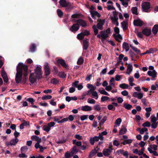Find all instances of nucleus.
<instances>
[{
    "label": "nucleus",
    "mask_w": 158,
    "mask_h": 158,
    "mask_svg": "<svg viewBox=\"0 0 158 158\" xmlns=\"http://www.w3.org/2000/svg\"><path fill=\"white\" fill-rule=\"evenodd\" d=\"M28 66L23 63H19L16 68L17 72L15 75V80L17 83H19L22 79L23 74L25 78L23 79L25 82L27 80L26 77L28 74Z\"/></svg>",
    "instance_id": "f257e3e1"
},
{
    "label": "nucleus",
    "mask_w": 158,
    "mask_h": 158,
    "mask_svg": "<svg viewBox=\"0 0 158 158\" xmlns=\"http://www.w3.org/2000/svg\"><path fill=\"white\" fill-rule=\"evenodd\" d=\"M142 8L143 12H149L150 11L151 4L148 2H145L142 4Z\"/></svg>",
    "instance_id": "f03ea898"
},
{
    "label": "nucleus",
    "mask_w": 158,
    "mask_h": 158,
    "mask_svg": "<svg viewBox=\"0 0 158 158\" xmlns=\"http://www.w3.org/2000/svg\"><path fill=\"white\" fill-rule=\"evenodd\" d=\"M35 76L38 79H40L42 78V70L40 67L37 66L35 69Z\"/></svg>",
    "instance_id": "7ed1b4c3"
},
{
    "label": "nucleus",
    "mask_w": 158,
    "mask_h": 158,
    "mask_svg": "<svg viewBox=\"0 0 158 158\" xmlns=\"http://www.w3.org/2000/svg\"><path fill=\"white\" fill-rule=\"evenodd\" d=\"M44 75L46 76H49L50 74L51 69L49 66L48 63L45 62L44 67Z\"/></svg>",
    "instance_id": "20e7f679"
},
{
    "label": "nucleus",
    "mask_w": 158,
    "mask_h": 158,
    "mask_svg": "<svg viewBox=\"0 0 158 158\" xmlns=\"http://www.w3.org/2000/svg\"><path fill=\"white\" fill-rule=\"evenodd\" d=\"M73 21L76 22L77 23H78L79 26H81L83 27H85L87 26V24L85 21L81 19H79L77 20L74 19Z\"/></svg>",
    "instance_id": "39448f33"
},
{
    "label": "nucleus",
    "mask_w": 158,
    "mask_h": 158,
    "mask_svg": "<svg viewBox=\"0 0 158 158\" xmlns=\"http://www.w3.org/2000/svg\"><path fill=\"white\" fill-rule=\"evenodd\" d=\"M80 26L78 25V23L73 24L69 28V30L72 32L75 33L79 29Z\"/></svg>",
    "instance_id": "423d86ee"
},
{
    "label": "nucleus",
    "mask_w": 158,
    "mask_h": 158,
    "mask_svg": "<svg viewBox=\"0 0 158 158\" xmlns=\"http://www.w3.org/2000/svg\"><path fill=\"white\" fill-rule=\"evenodd\" d=\"M97 22L98 23L97 25V28L99 30H102L103 29V26L104 24L105 20L104 19L101 20V19H98Z\"/></svg>",
    "instance_id": "0eeeda50"
},
{
    "label": "nucleus",
    "mask_w": 158,
    "mask_h": 158,
    "mask_svg": "<svg viewBox=\"0 0 158 158\" xmlns=\"http://www.w3.org/2000/svg\"><path fill=\"white\" fill-rule=\"evenodd\" d=\"M142 33L147 36H149L152 33L151 29L146 27L142 30Z\"/></svg>",
    "instance_id": "6e6552de"
},
{
    "label": "nucleus",
    "mask_w": 158,
    "mask_h": 158,
    "mask_svg": "<svg viewBox=\"0 0 158 158\" xmlns=\"http://www.w3.org/2000/svg\"><path fill=\"white\" fill-rule=\"evenodd\" d=\"M37 78L35 76L34 73H31L30 74L29 78V81L32 84H33L36 81Z\"/></svg>",
    "instance_id": "1a4fd4ad"
},
{
    "label": "nucleus",
    "mask_w": 158,
    "mask_h": 158,
    "mask_svg": "<svg viewBox=\"0 0 158 158\" xmlns=\"http://www.w3.org/2000/svg\"><path fill=\"white\" fill-rule=\"evenodd\" d=\"M150 76H151L153 78L152 79V80H155V78L156 77L157 75V72L155 70H153L152 71H148L147 73Z\"/></svg>",
    "instance_id": "9d476101"
},
{
    "label": "nucleus",
    "mask_w": 158,
    "mask_h": 158,
    "mask_svg": "<svg viewBox=\"0 0 158 158\" xmlns=\"http://www.w3.org/2000/svg\"><path fill=\"white\" fill-rule=\"evenodd\" d=\"M143 22L140 19L134 20L133 21L134 25L136 26L141 27L143 24Z\"/></svg>",
    "instance_id": "9b49d317"
},
{
    "label": "nucleus",
    "mask_w": 158,
    "mask_h": 158,
    "mask_svg": "<svg viewBox=\"0 0 158 158\" xmlns=\"http://www.w3.org/2000/svg\"><path fill=\"white\" fill-rule=\"evenodd\" d=\"M100 33L101 34V41L104 44V40L109 37V35L105 33V31H101L100 32Z\"/></svg>",
    "instance_id": "f8f14e48"
},
{
    "label": "nucleus",
    "mask_w": 158,
    "mask_h": 158,
    "mask_svg": "<svg viewBox=\"0 0 158 158\" xmlns=\"http://www.w3.org/2000/svg\"><path fill=\"white\" fill-rule=\"evenodd\" d=\"M89 42L87 39H85L83 41V48L85 50H86L89 47Z\"/></svg>",
    "instance_id": "ddd939ff"
},
{
    "label": "nucleus",
    "mask_w": 158,
    "mask_h": 158,
    "mask_svg": "<svg viewBox=\"0 0 158 158\" xmlns=\"http://www.w3.org/2000/svg\"><path fill=\"white\" fill-rule=\"evenodd\" d=\"M57 62L58 64L61 65L64 68L67 69V65L65 62L64 60L62 59H58L57 60Z\"/></svg>",
    "instance_id": "4468645a"
},
{
    "label": "nucleus",
    "mask_w": 158,
    "mask_h": 158,
    "mask_svg": "<svg viewBox=\"0 0 158 158\" xmlns=\"http://www.w3.org/2000/svg\"><path fill=\"white\" fill-rule=\"evenodd\" d=\"M113 17L111 18V20L114 22H115L117 21L118 19V14L117 12L116 11H114L113 12Z\"/></svg>",
    "instance_id": "2eb2a0df"
},
{
    "label": "nucleus",
    "mask_w": 158,
    "mask_h": 158,
    "mask_svg": "<svg viewBox=\"0 0 158 158\" xmlns=\"http://www.w3.org/2000/svg\"><path fill=\"white\" fill-rule=\"evenodd\" d=\"M132 96L136 98H137L139 99H141L143 97V94L141 93L135 92L133 93Z\"/></svg>",
    "instance_id": "dca6fc26"
},
{
    "label": "nucleus",
    "mask_w": 158,
    "mask_h": 158,
    "mask_svg": "<svg viewBox=\"0 0 158 158\" xmlns=\"http://www.w3.org/2000/svg\"><path fill=\"white\" fill-rule=\"evenodd\" d=\"M68 2L65 0H60L59 1V4L63 7H66L68 5Z\"/></svg>",
    "instance_id": "f3484780"
},
{
    "label": "nucleus",
    "mask_w": 158,
    "mask_h": 158,
    "mask_svg": "<svg viewBox=\"0 0 158 158\" xmlns=\"http://www.w3.org/2000/svg\"><path fill=\"white\" fill-rule=\"evenodd\" d=\"M121 24L123 30H125L128 28V23L126 21H123L121 23Z\"/></svg>",
    "instance_id": "a211bd4d"
},
{
    "label": "nucleus",
    "mask_w": 158,
    "mask_h": 158,
    "mask_svg": "<svg viewBox=\"0 0 158 158\" xmlns=\"http://www.w3.org/2000/svg\"><path fill=\"white\" fill-rule=\"evenodd\" d=\"M92 110L91 107L87 105L82 106L81 108V110L85 111H91Z\"/></svg>",
    "instance_id": "6ab92c4d"
},
{
    "label": "nucleus",
    "mask_w": 158,
    "mask_h": 158,
    "mask_svg": "<svg viewBox=\"0 0 158 158\" xmlns=\"http://www.w3.org/2000/svg\"><path fill=\"white\" fill-rule=\"evenodd\" d=\"M90 13L92 17H93V15L97 16L98 18H100L101 16V14L97 11H91Z\"/></svg>",
    "instance_id": "aec40b11"
},
{
    "label": "nucleus",
    "mask_w": 158,
    "mask_h": 158,
    "mask_svg": "<svg viewBox=\"0 0 158 158\" xmlns=\"http://www.w3.org/2000/svg\"><path fill=\"white\" fill-rule=\"evenodd\" d=\"M152 31L154 35H156L158 31V25H155L154 26Z\"/></svg>",
    "instance_id": "412c9836"
},
{
    "label": "nucleus",
    "mask_w": 158,
    "mask_h": 158,
    "mask_svg": "<svg viewBox=\"0 0 158 158\" xmlns=\"http://www.w3.org/2000/svg\"><path fill=\"white\" fill-rule=\"evenodd\" d=\"M132 69L133 67L132 64H128L127 69V73L130 74L132 71Z\"/></svg>",
    "instance_id": "4be33fe9"
},
{
    "label": "nucleus",
    "mask_w": 158,
    "mask_h": 158,
    "mask_svg": "<svg viewBox=\"0 0 158 158\" xmlns=\"http://www.w3.org/2000/svg\"><path fill=\"white\" fill-rule=\"evenodd\" d=\"M31 139L32 140H35L37 142H38L40 141L39 142H41V139L39 138V137L35 135H32L31 137Z\"/></svg>",
    "instance_id": "5701e85b"
},
{
    "label": "nucleus",
    "mask_w": 158,
    "mask_h": 158,
    "mask_svg": "<svg viewBox=\"0 0 158 158\" xmlns=\"http://www.w3.org/2000/svg\"><path fill=\"white\" fill-rule=\"evenodd\" d=\"M123 48L125 49L126 52L128 51L129 49V45L127 43L124 42L123 44Z\"/></svg>",
    "instance_id": "b1692460"
},
{
    "label": "nucleus",
    "mask_w": 158,
    "mask_h": 158,
    "mask_svg": "<svg viewBox=\"0 0 158 158\" xmlns=\"http://www.w3.org/2000/svg\"><path fill=\"white\" fill-rule=\"evenodd\" d=\"M19 141V140L18 138L12 139L10 141V145H15Z\"/></svg>",
    "instance_id": "393cba45"
},
{
    "label": "nucleus",
    "mask_w": 158,
    "mask_h": 158,
    "mask_svg": "<svg viewBox=\"0 0 158 158\" xmlns=\"http://www.w3.org/2000/svg\"><path fill=\"white\" fill-rule=\"evenodd\" d=\"M97 151L96 149L94 148L93 149L91 152H90L89 155V157L91 158L93 157V156H94L97 153Z\"/></svg>",
    "instance_id": "a878e982"
},
{
    "label": "nucleus",
    "mask_w": 158,
    "mask_h": 158,
    "mask_svg": "<svg viewBox=\"0 0 158 158\" xmlns=\"http://www.w3.org/2000/svg\"><path fill=\"white\" fill-rule=\"evenodd\" d=\"M132 141V140L131 139H124V141L121 143L122 144L125 145L127 144H129L131 143Z\"/></svg>",
    "instance_id": "bb28decb"
},
{
    "label": "nucleus",
    "mask_w": 158,
    "mask_h": 158,
    "mask_svg": "<svg viewBox=\"0 0 158 158\" xmlns=\"http://www.w3.org/2000/svg\"><path fill=\"white\" fill-rule=\"evenodd\" d=\"M122 128L119 131V134L120 135H122L125 134L127 131V129L125 127H123V126H122Z\"/></svg>",
    "instance_id": "cd10ccee"
},
{
    "label": "nucleus",
    "mask_w": 158,
    "mask_h": 158,
    "mask_svg": "<svg viewBox=\"0 0 158 158\" xmlns=\"http://www.w3.org/2000/svg\"><path fill=\"white\" fill-rule=\"evenodd\" d=\"M131 12L132 14L136 15H138L137 12V8L136 7H134L131 9Z\"/></svg>",
    "instance_id": "c85d7f7f"
},
{
    "label": "nucleus",
    "mask_w": 158,
    "mask_h": 158,
    "mask_svg": "<svg viewBox=\"0 0 158 158\" xmlns=\"http://www.w3.org/2000/svg\"><path fill=\"white\" fill-rule=\"evenodd\" d=\"M131 48L135 52H136L138 54H139L140 53V51L137 48L132 46L131 45H130Z\"/></svg>",
    "instance_id": "c756f323"
},
{
    "label": "nucleus",
    "mask_w": 158,
    "mask_h": 158,
    "mask_svg": "<svg viewBox=\"0 0 158 158\" xmlns=\"http://www.w3.org/2000/svg\"><path fill=\"white\" fill-rule=\"evenodd\" d=\"M28 148L26 146H23L21 148V153H25L28 150Z\"/></svg>",
    "instance_id": "7c9ffc66"
},
{
    "label": "nucleus",
    "mask_w": 158,
    "mask_h": 158,
    "mask_svg": "<svg viewBox=\"0 0 158 158\" xmlns=\"http://www.w3.org/2000/svg\"><path fill=\"white\" fill-rule=\"evenodd\" d=\"M119 86L120 88L124 89H128L129 87V85H128L125 83H123L120 84Z\"/></svg>",
    "instance_id": "2f4dec72"
},
{
    "label": "nucleus",
    "mask_w": 158,
    "mask_h": 158,
    "mask_svg": "<svg viewBox=\"0 0 158 158\" xmlns=\"http://www.w3.org/2000/svg\"><path fill=\"white\" fill-rule=\"evenodd\" d=\"M35 48L36 46L35 44H31L30 48V51L32 52H34L35 51Z\"/></svg>",
    "instance_id": "473e14b6"
},
{
    "label": "nucleus",
    "mask_w": 158,
    "mask_h": 158,
    "mask_svg": "<svg viewBox=\"0 0 158 158\" xmlns=\"http://www.w3.org/2000/svg\"><path fill=\"white\" fill-rule=\"evenodd\" d=\"M113 36H114L115 40L119 42H121V41L120 40H118L117 38L118 37L119 39H121V40L122 39V37L121 35L119 34H118L117 36L116 35L114 34L113 35Z\"/></svg>",
    "instance_id": "72a5a7b5"
},
{
    "label": "nucleus",
    "mask_w": 158,
    "mask_h": 158,
    "mask_svg": "<svg viewBox=\"0 0 158 158\" xmlns=\"http://www.w3.org/2000/svg\"><path fill=\"white\" fill-rule=\"evenodd\" d=\"M84 36L83 33L81 32V33L78 34L77 35V38L80 40H82L84 38Z\"/></svg>",
    "instance_id": "f704fd0d"
},
{
    "label": "nucleus",
    "mask_w": 158,
    "mask_h": 158,
    "mask_svg": "<svg viewBox=\"0 0 158 158\" xmlns=\"http://www.w3.org/2000/svg\"><path fill=\"white\" fill-rule=\"evenodd\" d=\"M98 91L101 94H104L108 96H110L109 94L107 92H106L104 89H103L102 90H101L100 89H99L98 90Z\"/></svg>",
    "instance_id": "c9c22d12"
},
{
    "label": "nucleus",
    "mask_w": 158,
    "mask_h": 158,
    "mask_svg": "<svg viewBox=\"0 0 158 158\" xmlns=\"http://www.w3.org/2000/svg\"><path fill=\"white\" fill-rule=\"evenodd\" d=\"M123 107L126 109L130 110L132 107V106L127 103H124Z\"/></svg>",
    "instance_id": "e433bc0d"
},
{
    "label": "nucleus",
    "mask_w": 158,
    "mask_h": 158,
    "mask_svg": "<svg viewBox=\"0 0 158 158\" xmlns=\"http://www.w3.org/2000/svg\"><path fill=\"white\" fill-rule=\"evenodd\" d=\"M78 152V150L76 146H74L72 148L71 153L73 154H76Z\"/></svg>",
    "instance_id": "4c0bfd02"
},
{
    "label": "nucleus",
    "mask_w": 158,
    "mask_h": 158,
    "mask_svg": "<svg viewBox=\"0 0 158 158\" xmlns=\"http://www.w3.org/2000/svg\"><path fill=\"white\" fill-rule=\"evenodd\" d=\"M92 28L94 31V35H97L98 33V30L95 25L93 26Z\"/></svg>",
    "instance_id": "58836bf2"
},
{
    "label": "nucleus",
    "mask_w": 158,
    "mask_h": 158,
    "mask_svg": "<svg viewBox=\"0 0 158 158\" xmlns=\"http://www.w3.org/2000/svg\"><path fill=\"white\" fill-rule=\"evenodd\" d=\"M57 12L58 16L60 18H61L63 15V12L60 9H58L57 10Z\"/></svg>",
    "instance_id": "ea45409f"
},
{
    "label": "nucleus",
    "mask_w": 158,
    "mask_h": 158,
    "mask_svg": "<svg viewBox=\"0 0 158 158\" xmlns=\"http://www.w3.org/2000/svg\"><path fill=\"white\" fill-rule=\"evenodd\" d=\"M84 62V59L82 57H80L77 61V64L78 65H81Z\"/></svg>",
    "instance_id": "a19ab883"
},
{
    "label": "nucleus",
    "mask_w": 158,
    "mask_h": 158,
    "mask_svg": "<svg viewBox=\"0 0 158 158\" xmlns=\"http://www.w3.org/2000/svg\"><path fill=\"white\" fill-rule=\"evenodd\" d=\"M52 98V96L50 95H45L43 96L42 98V99L43 100H48L51 99Z\"/></svg>",
    "instance_id": "79ce46f5"
},
{
    "label": "nucleus",
    "mask_w": 158,
    "mask_h": 158,
    "mask_svg": "<svg viewBox=\"0 0 158 158\" xmlns=\"http://www.w3.org/2000/svg\"><path fill=\"white\" fill-rule=\"evenodd\" d=\"M43 129L44 131H45L48 132L50 131L51 129L47 125V126L44 125L43 127Z\"/></svg>",
    "instance_id": "37998d69"
},
{
    "label": "nucleus",
    "mask_w": 158,
    "mask_h": 158,
    "mask_svg": "<svg viewBox=\"0 0 158 158\" xmlns=\"http://www.w3.org/2000/svg\"><path fill=\"white\" fill-rule=\"evenodd\" d=\"M158 82H156L155 83V85H152L151 86V89L152 90H156L157 88L158 89Z\"/></svg>",
    "instance_id": "c03bdc74"
},
{
    "label": "nucleus",
    "mask_w": 158,
    "mask_h": 158,
    "mask_svg": "<svg viewBox=\"0 0 158 158\" xmlns=\"http://www.w3.org/2000/svg\"><path fill=\"white\" fill-rule=\"evenodd\" d=\"M142 126L144 127H149L151 126V124L148 121H146L142 125Z\"/></svg>",
    "instance_id": "a18cd8bd"
},
{
    "label": "nucleus",
    "mask_w": 158,
    "mask_h": 158,
    "mask_svg": "<svg viewBox=\"0 0 158 158\" xmlns=\"http://www.w3.org/2000/svg\"><path fill=\"white\" fill-rule=\"evenodd\" d=\"M94 109L95 110L99 111L101 110V107L99 105H95L94 106Z\"/></svg>",
    "instance_id": "49530a36"
},
{
    "label": "nucleus",
    "mask_w": 158,
    "mask_h": 158,
    "mask_svg": "<svg viewBox=\"0 0 158 158\" xmlns=\"http://www.w3.org/2000/svg\"><path fill=\"white\" fill-rule=\"evenodd\" d=\"M51 82L52 83L56 85L59 83V81L55 78H53L51 80Z\"/></svg>",
    "instance_id": "de8ad7c7"
},
{
    "label": "nucleus",
    "mask_w": 158,
    "mask_h": 158,
    "mask_svg": "<svg viewBox=\"0 0 158 158\" xmlns=\"http://www.w3.org/2000/svg\"><path fill=\"white\" fill-rule=\"evenodd\" d=\"M79 82V81H75L74 82L72 83V86L73 87H74L77 88L78 85V83Z\"/></svg>",
    "instance_id": "09e8293b"
},
{
    "label": "nucleus",
    "mask_w": 158,
    "mask_h": 158,
    "mask_svg": "<svg viewBox=\"0 0 158 158\" xmlns=\"http://www.w3.org/2000/svg\"><path fill=\"white\" fill-rule=\"evenodd\" d=\"M26 100L31 103V104H33L34 102H35V100L32 98H27Z\"/></svg>",
    "instance_id": "8fccbe9b"
},
{
    "label": "nucleus",
    "mask_w": 158,
    "mask_h": 158,
    "mask_svg": "<svg viewBox=\"0 0 158 158\" xmlns=\"http://www.w3.org/2000/svg\"><path fill=\"white\" fill-rule=\"evenodd\" d=\"M109 97L106 96H102L101 98V101L102 102H104L106 101L109 99Z\"/></svg>",
    "instance_id": "3c124183"
},
{
    "label": "nucleus",
    "mask_w": 158,
    "mask_h": 158,
    "mask_svg": "<svg viewBox=\"0 0 158 158\" xmlns=\"http://www.w3.org/2000/svg\"><path fill=\"white\" fill-rule=\"evenodd\" d=\"M87 102L90 104H94L95 101L94 99L89 98L87 100Z\"/></svg>",
    "instance_id": "603ef678"
},
{
    "label": "nucleus",
    "mask_w": 158,
    "mask_h": 158,
    "mask_svg": "<svg viewBox=\"0 0 158 158\" xmlns=\"http://www.w3.org/2000/svg\"><path fill=\"white\" fill-rule=\"evenodd\" d=\"M92 95L94 97H95V98L96 99L98 98V97L97 93L96 91H94L92 92Z\"/></svg>",
    "instance_id": "864d4df0"
},
{
    "label": "nucleus",
    "mask_w": 158,
    "mask_h": 158,
    "mask_svg": "<svg viewBox=\"0 0 158 158\" xmlns=\"http://www.w3.org/2000/svg\"><path fill=\"white\" fill-rule=\"evenodd\" d=\"M121 2L122 4L123 5L125 6V7H127L128 4V3H127L124 1V0H119Z\"/></svg>",
    "instance_id": "5fc2aeb1"
},
{
    "label": "nucleus",
    "mask_w": 158,
    "mask_h": 158,
    "mask_svg": "<svg viewBox=\"0 0 158 158\" xmlns=\"http://www.w3.org/2000/svg\"><path fill=\"white\" fill-rule=\"evenodd\" d=\"M88 115H82L81 117V119L82 121H83L85 119H87L88 118Z\"/></svg>",
    "instance_id": "6e6d98bb"
},
{
    "label": "nucleus",
    "mask_w": 158,
    "mask_h": 158,
    "mask_svg": "<svg viewBox=\"0 0 158 158\" xmlns=\"http://www.w3.org/2000/svg\"><path fill=\"white\" fill-rule=\"evenodd\" d=\"M122 122V119L121 118H117L115 121V123L117 125H119Z\"/></svg>",
    "instance_id": "4d7b16f0"
},
{
    "label": "nucleus",
    "mask_w": 158,
    "mask_h": 158,
    "mask_svg": "<svg viewBox=\"0 0 158 158\" xmlns=\"http://www.w3.org/2000/svg\"><path fill=\"white\" fill-rule=\"evenodd\" d=\"M151 122L152 123H155L157 120V119L156 118L155 116H152V115L151 116Z\"/></svg>",
    "instance_id": "13d9d810"
},
{
    "label": "nucleus",
    "mask_w": 158,
    "mask_h": 158,
    "mask_svg": "<svg viewBox=\"0 0 158 158\" xmlns=\"http://www.w3.org/2000/svg\"><path fill=\"white\" fill-rule=\"evenodd\" d=\"M59 75L60 77L62 78H65V76L64 72H60L59 73Z\"/></svg>",
    "instance_id": "bf43d9fd"
},
{
    "label": "nucleus",
    "mask_w": 158,
    "mask_h": 158,
    "mask_svg": "<svg viewBox=\"0 0 158 158\" xmlns=\"http://www.w3.org/2000/svg\"><path fill=\"white\" fill-rule=\"evenodd\" d=\"M81 33H83L84 36H88L90 34L89 31L87 30H85L84 32H81Z\"/></svg>",
    "instance_id": "052dcab7"
},
{
    "label": "nucleus",
    "mask_w": 158,
    "mask_h": 158,
    "mask_svg": "<svg viewBox=\"0 0 158 158\" xmlns=\"http://www.w3.org/2000/svg\"><path fill=\"white\" fill-rule=\"evenodd\" d=\"M55 123L54 122H52L50 123H48V125L49 127V128L51 129V127H53L55 125Z\"/></svg>",
    "instance_id": "680f3d73"
},
{
    "label": "nucleus",
    "mask_w": 158,
    "mask_h": 158,
    "mask_svg": "<svg viewBox=\"0 0 158 158\" xmlns=\"http://www.w3.org/2000/svg\"><path fill=\"white\" fill-rule=\"evenodd\" d=\"M144 150V148H142L140 150H139V153H138V154L139 156H141L142 155H143V151Z\"/></svg>",
    "instance_id": "e2e57ef3"
},
{
    "label": "nucleus",
    "mask_w": 158,
    "mask_h": 158,
    "mask_svg": "<svg viewBox=\"0 0 158 158\" xmlns=\"http://www.w3.org/2000/svg\"><path fill=\"white\" fill-rule=\"evenodd\" d=\"M74 137L77 139L79 140H81L82 139V137L80 136L79 134H76L75 135Z\"/></svg>",
    "instance_id": "0e129e2a"
},
{
    "label": "nucleus",
    "mask_w": 158,
    "mask_h": 158,
    "mask_svg": "<svg viewBox=\"0 0 158 158\" xmlns=\"http://www.w3.org/2000/svg\"><path fill=\"white\" fill-rule=\"evenodd\" d=\"M136 35L139 38H143V36L140 32L138 31Z\"/></svg>",
    "instance_id": "69168bd1"
},
{
    "label": "nucleus",
    "mask_w": 158,
    "mask_h": 158,
    "mask_svg": "<svg viewBox=\"0 0 158 158\" xmlns=\"http://www.w3.org/2000/svg\"><path fill=\"white\" fill-rule=\"evenodd\" d=\"M113 145L114 146H118L119 145V143L118 142V141L116 140H115L113 142Z\"/></svg>",
    "instance_id": "338daca9"
},
{
    "label": "nucleus",
    "mask_w": 158,
    "mask_h": 158,
    "mask_svg": "<svg viewBox=\"0 0 158 158\" xmlns=\"http://www.w3.org/2000/svg\"><path fill=\"white\" fill-rule=\"evenodd\" d=\"M121 94L124 96H126L128 95V93L127 90H124L123 91H122L121 92Z\"/></svg>",
    "instance_id": "774afa93"
}]
</instances>
